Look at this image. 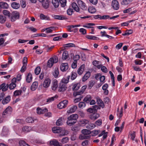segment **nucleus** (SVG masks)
<instances>
[{
	"instance_id": "37998d69",
	"label": "nucleus",
	"mask_w": 146,
	"mask_h": 146,
	"mask_svg": "<svg viewBox=\"0 0 146 146\" xmlns=\"http://www.w3.org/2000/svg\"><path fill=\"white\" fill-rule=\"evenodd\" d=\"M96 127V125L93 123H90L87 125L86 128L90 129H92Z\"/></svg>"
},
{
	"instance_id": "338daca9",
	"label": "nucleus",
	"mask_w": 146,
	"mask_h": 146,
	"mask_svg": "<svg viewBox=\"0 0 146 146\" xmlns=\"http://www.w3.org/2000/svg\"><path fill=\"white\" fill-rule=\"evenodd\" d=\"M96 109L94 108H89L87 110V111L88 112H90L91 113H93L94 112H96Z\"/></svg>"
},
{
	"instance_id": "412c9836",
	"label": "nucleus",
	"mask_w": 146,
	"mask_h": 146,
	"mask_svg": "<svg viewBox=\"0 0 146 146\" xmlns=\"http://www.w3.org/2000/svg\"><path fill=\"white\" fill-rule=\"evenodd\" d=\"M62 128L60 127H54L52 128V132L54 133H60Z\"/></svg>"
},
{
	"instance_id": "20e7f679",
	"label": "nucleus",
	"mask_w": 146,
	"mask_h": 146,
	"mask_svg": "<svg viewBox=\"0 0 146 146\" xmlns=\"http://www.w3.org/2000/svg\"><path fill=\"white\" fill-rule=\"evenodd\" d=\"M68 103V102L67 100H63L60 102L58 105V107L60 109H61L65 108Z\"/></svg>"
},
{
	"instance_id": "f3484780",
	"label": "nucleus",
	"mask_w": 146,
	"mask_h": 146,
	"mask_svg": "<svg viewBox=\"0 0 146 146\" xmlns=\"http://www.w3.org/2000/svg\"><path fill=\"white\" fill-rule=\"evenodd\" d=\"M36 110L37 113L39 114L44 113L47 111L46 108H38Z\"/></svg>"
},
{
	"instance_id": "c85d7f7f",
	"label": "nucleus",
	"mask_w": 146,
	"mask_h": 146,
	"mask_svg": "<svg viewBox=\"0 0 146 146\" xmlns=\"http://www.w3.org/2000/svg\"><path fill=\"white\" fill-rule=\"evenodd\" d=\"M70 77V76L68 75L67 76V77L63 78L62 79L60 83H64V84H65L68 83L69 82Z\"/></svg>"
},
{
	"instance_id": "c9c22d12",
	"label": "nucleus",
	"mask_w": 146,
	"mask_h": 146,
	"mask_svg": "<svg viewBox=\"0 0 146 146\" xmlns=\"http://www.w3.org/2000/svg\"><path fill=\"white\" fill-rule=\"evenodd\" d=\"M43 7L45 9L48 8L49 6V3L48 1L46 0L42 3Z\"/></svg>"
},
{
	"instance_id": "bf43d9fd",
	"label": "nucleus",
	"mask_w": 146,
	"mask_h": 146,
	"mask_svg": "<svg viewBox=\"0 0 146 146\" xmlns=\"http://www.w3.org/2000/svg\"><path fill=\"white\" fill-rule=\"evenodd\" d=\"M80 129V127L75 126L72 127L71 129L72 130L75 132H76L79 131Z\"/></svg>"
},
{
	"instance_id": "cd10ccee",
	"label": "nucleus",
	"mask_w": 146,
	"mask_h": 146,
	"mask_svg": "<svg viewBox=\"0 0 146 146\" xmlns=\"http://www.w3.org/2000/svg\"><path fill=\"white\" fill-rule=\"evenodd\" d=\"M80 87V84L79 83L73 84L72 89L73 91L78 90Z\"/></svg>"
},
{
	"instance_id": "a211bd4d",
	"label": "nucleus",
	"mask_w": 146,
	"mask_h": 146,
	"mask_svg": "<svg viewBox=\"0 0 146 146\" xmlns=\"http://www.w3.org/2000/svg\"><path fill=\"white\" fill-rule=\"evenodd\" d=\"M58 82L56 80H54L53 81L51 87L52 89L53 90H55L58 87Z\"/></svg>"
},
{
	"instance_id": "13d9d810",
	"label": "nucleus",
	"mask_w": 146,
	"mask_h": 146,
	"mask_svg": "<svg viewBox=\"0 0 146 146\" xmlns=\"http://www.w3.org/2000/svg\"><path fill=\"white\" fill-rule=\"evenodd\" d=\"M78 106L79 108L82 109L85 107L86 104L84 102H80L79 103Z\"/></svg>"
},
{
	"instance_id": "4c0bfd02",
	"label": "nucleus",
	"mask_w": 146,
	"mask_h": 146,
	"mask_svg": "<svg viewBox=\"0 0 146 146\" xmlns=\"http://www.w3.org/2000/svg\"><path fill=\"white\" fill-rule=\"evenodd\" d=\"M32 79V75L31 73H29L27 77L26 80L27 82L30 83Z\"/></svg>"
},
{
	"instance_id": "49530a36",
	"label": "nucleus",
	"mask_w": 146,
	"mask_h": 146,
	"mask_svg": "<svg viewBox=\"0 0 146 146\" xmlns=\"http://www.w3.org/2000/svg\"><path fill=\"white\" fill-rule=\"evenodd\" d=\"M77 76V74L75 72H72L71 76V79L73 80L76 79Z\"/></svg>"
},
{
	"instance_id": "a878e982",
	"label": "nucleus",
	"mask_w": 146,
	"mask_h": 146,
	"mask_svg": "<svg viewBox=\"0 0 146 146\" xmlns=\"http://www.w3.org/2000/svg\"><path fill=\"white\" fill-rule=\"evenodd\" d=\"M72 7L77 12L79 11L80 9L76 3H73L72 4Z\"/></svg>"
},
{
	"instance_id": "4d7b16f0",
	"label": "nucleus",
	"mask_w": 146,
	"mask_h": 146,
	"mask_svg": "<svg viewBox=\"0 0 146 146\" xmlns=\"http://www.w3.org/2000/svg\"><path fill=\"white\" fill-rule=\"evenodd\" d=\"M59 1L62 7H64L66 6V0H59Z\"/></svg>"
},
{
	"instance_id": "1a4fd4ad",
	"label": "nucleus",
	"mask_w": 146,
	"mask_h": 146,
	"mask_svg": "<svg viewBox=\"0 0 146 146\" xmlns=\"http://www.w3.org/2000/svg\"><path fill=\"white\" fill-rule=\"evenodd\" d=\"M78 3L80 7L83 10H86L87 9L86 7L85 4L82 1L78 0Z\"/></svg>"
},
{
	"instance_id": "69168bd1",
	"label": "nucleus",
	"mask_w": 146,
	"mask_h": 146,
	"mask_svg": "<svg viewBox=\"0 0 146 146\" xmlns=\"http://www.w3.org/2000/svg\"><path fill=\"white\" fill-rule=\"evenodd\" d=\"M40 71V67H37L35 70V73L36 75L38 74Z\"/></svg>"
},
{
	"instance_id": "473e14b6",
	"label": "nucleus",
	"mask_w": 146,
	"mask_h": 146,
	"mask_svg": "<svg viewBox=\"0 0 146 146\" xmlns=\"http://www.w3.org/2000/svg\"><path fill=\"white\" fill-rule=\"evenodd\" d=\"M86 37L89 39L93 40H98L99 38L95 36L88 35L86 36Z\"/></svg>"
},
{
	"instance_id": "f03ea898",
	"label": "nucleus",
	"mask_w": 146,
	"mask_h": 146,
	"mask_svg": "<svg viewBox=\"0 0 146 146\" xmlns=\"http://www.w3.org/2000/svg\"><path fill=\"white\" fill-rule=\"evenodd\" d=\"M12 110L11 107L9 106L3 112L2 114L3 117L5 118L7 117L11 114Z\"/></svg>"
},
{
	"instance_id": "393cba45",
	"label": "nucleus",
	"mask_w": 146,
	"mask_h": 146,
	"mask_svg": "<svg viewBox=\"0 0 146 146\" xmlns=\"http://www.w3.org/2000/svg\"><path fill=\"white\" fill-rule=\"evenodd\" d=\"M96 101L98 104L101 107L103 108L104 107V105L103 102L99 97L96 98Z\"/></svg>"
},
{
	"instance_id": "de8ad7c7",
	"label": "nucleus",
	"mask_w": 146,
	"mask_h": 146,
	"mask_svg": "<svg viewBox=\"0 0 146 146\" xmlns=\"http://www.w3.org/2000/svg\"><path fill=\"white\" fill-rule=\"evenodd\" d=\"M95 25V24L93 23H87L83 26V27L87 28H92L91 26H93Z\"/></svg>"
},
{
	"instance_id": "7c9ffc66",
	"label": "nucleus",
	"mask_w": 146,
	"mask_h": 146,
	"mask_svg": "<svg viewBox=\"0 0 146 146\" xmlns=\"http://www.w3.org/2000/svg\"><path fill=\"white\" fill-rule=\"evenodd\" d=\"M22 130L23 132H28L32 130V128L31 127L25 126L22 128Z\"/></svg>"
},
{
	"instance_id": "c03bdc74",
	"label": "nucleus",
	"mask_w": 146,
	"mask_h": 146,
	"mask_svg": "<svg viewBox=\"0 0 146 146\" xmlns=\"http://www.w3.org/2000/svg\"><path fill=\"white\" fill-rule=\"evenodd\" d=\"M52 3L54 6L56 8L59 5L58 0H52Z\"/></svg>"
},
{
	"instance_id": "a18cd8bd",
	"label": "nucleus",
	"mask_w": 146,
	"mask_h": 146,
	"mask_svg": "<svg viewBox=\"0 0 146 146\" xmlns=\"http://www.w3.org/2000/svg\"><path fill=\"white\" fill-rule=\"evenodd\" d=\"M6 17L2 15H0V23H4L6 21Z\"/></svg>"
},
{
	"instance_id": "e433bc0d",
	"label": "nucleus",
	"mask_w": 146,
	"mask_h": 146,
	"mask_svg": "<svg viewBox=\"0 0 146 146\" xmlns=\"http://www.w3.org/2000/svg\"><path fill=\"white\" fill-rule=\"evenodd\" d=\"M80 25H72L70 26H68L67 27V29L68 31L71 32L72 31V29L76 27H80Z\"/></svg>"
},
{
	"instance_id": "72a5a7b5",
	"label": "nucleus",
	"mask_w": 146,
	"mask_h": 146,
	"mask_svg": "<svg viewBox=\"0 0 146 146\" xmlns=\"http://www.w3.org/2000/svg\"><path fill=\"white\" fill-rule=\"evenodd\" d=\"M92 98L91 96L90 95H88L84 98L83 101L86 103H88L91 100Z\"/></svg>"
},
{
	"instance_id": "9d476101",
	"label": "nucleus",
	"mask_w": 146,
	"mask_h": 146,
	"mask_svg": "<svg viewBox=\"0 0 146 146\" xmlns=\"http://www.w3.org/2000/svg\"><path fill=\"white\" fill-rule=\"evenodd\" d=\"M50 145H53L54 146H62L57 140L55 139H53L50 141Z\"/></svg>"
},
{
	"instance_id": "6ab92c4d",
	"label": "nucleus",
	"mask_w": 146,
	"mask_h": 146,
	"mask_svg": "<svg viewBox=\"0 0 146 146\" xmlns=\"http://www.w3.org/2000/svg\"><path fill=\"white\" fill-rule=\"evenodd\" d=\"M11 100V97L9 96H8L5 98H4L2 101V103L3 104H7Z\"/></svg>"
},
{
	"instance_id": "774afa93",
	"label": "nucleus",
	"mask_w": 146,
	"mask_h": 146,
	"mask_svg": "<svg viewBox=\"0 0 146 146\" xmlns=\"http://www.w3.org/2000/svg\"><path fill=\"white\" fill-rule=\"evenodd\" d=\"M69 139L67 137H65L62 139L61 142L63 144L66 143L68 141Z\"/></svg>"
},
{
	"instance_id": "4468645a",
	"label": "nucleus",
	"mask_w": 146,
	"mask_h": 146,
	"mask_svg": "<svg viewBox=\"0 0 146 146\" xmlns=\"http://www.w3.org/2000/svg\"><path fill=\"white\" fill-rule=\"evenodd\" d=\"M100 116V114L98 113H94L90 115V118L93 120H95L98 118Z\"/></svg>"
},
{
	"instance_id": "c756f323",
	"label": "nucleus",
	"mask_w": 146,
	"mask_h": 146,
	"mask_svg": "<svg viewBox=\"0 0 146 146\" xmlns=\"http://www.w3.org/2000/svg\"><path fill=\"white\" fill-rule=\"evenodd\" d=\"M67 119L68 120L66 122V124L68 125L71 126L76 123L75 122H74L68 117Z\"/></svg>"
},
{
	"instance_id": "dca6fc26",
	"label": "nucleus",
	"mask_w": 146,
	"mask_h": 146,
	"mask_svg": "<svg viewBox=\"0 0 146 146\" xmlns=\"http://www.w3.org/2000/svg\"><path fill=\"white\" fill-rule=\"evenodd\" d=\"M81 132L82 134L86 136H89V138L90 137V134L91 132L90 131L87 129H83L82 130Z\"/></svg>"
},
{
	"instance_id": "f704fd0d",
	"label": "nucleus",
	"mask_w": 146,
	"mask_h": 146,
	"mask_svg": "<svg viewBox=\"0 0 146 146\" xmlns=\"http://www.w3.org/2000/svg\"><path fill=\"white\" fill-rule=\"evenodd\" d=\"M0 5L1 8H2L3 9H7L8 7V5L5 2H0Z\"/></svg>"
},
{
	"instance_id": "f8f14e48",
	"label": "nucleus",
	"mask_w": 146,
	"mask_h": 146,
	"mask_svg": "<svg viewBox=\"0 0 146 146\" xmlns=\"http://www.w3.org/2000/svg\"><path fill=\"white\" fill-rule=\"evenodd\" d=\"M89 122L88 120L86 119H83L78 121V125L80 126H84L88 124Z\"/></svg>"
},
{
	"instance_id": "e2e57ef3",
	"label": "nucleus",
	"mask_w": 146,
	"mask_h": 146,
	"mask_svg": "<svg viewBox=\"0 0 146 146\" xmlns=\"http://www.w3.org/2000/svg\"><path fill=\"white\" fill-rule=\"evenodd\" d=\"M89 138V136H86L83 135H80L79 136V139H80L83 140L85 139H88Z\"/></svg>"
},
{
	"instance_id": "6e6d98bb",
	"label": "nucleus",
	"mask_w": 146,
	"mask_h": 146,
	"mask_svg": "<svg viewBox=\"0 0 146 146\" xmlns=\"http://www.w3.org/2000/svg\"><path fill=\"white\" fill-rule=\"evenodd\" d=\"M22 91L21 90H16L14 92V95L15 96H18L20 95Z\"/></svg>"
},
{
	"instance_id": "aec40b11",
	"label": "nucleus",
	"mask_w": 146,
	"mask_h": 146,
	"mask_svg": "<svg viewBox=\"0 0 146 146\" xmlns=\"http://www.w3.org/2000/svg\"><path fill=\"white\" fill-rule=\"evenodd\" d=\"M38 83L37 82H34L32 84L31 87V89L32 91L35 90L38 86Z\"/></svg>"
},
{
	"instance_id": "ea45409f",
	"label": "nucleus",
	"mask_w": 146,
	"mask_h": 146,
	"mask_svg": "<svg viewBox=\"0 0 146 146\" xmlns=\"http://www.w3.org/2000/svg\"><path fill=\"white\" fill-rule=\"evenodd\" d=\"M88 11L91 13H95L96 11L95 8L93 6L90 7L88 9Z\"/></svg>"
},
{
	"instance_id": "ddd939ff",
	"label": "nucleus",
	"mask_w": 146,
	"mask_h": 146,
	"mask_svg": "<svg viewBox=\"0 0 146 146\" xmlns=\"http://www.w3.org/2000/svg\"><path fill=\"white\" fill-rule=\"evenodd\" d=\"M68 117L76 123L78 117V115L76 114H73Z\"/></svg>"
},
{
	"instance_id": "6e6552de",
	"label": "nucleus",
	"mask_w": 146,
	"mask_h": 146,
	"mask_svg": "<svg viewBox=\"0 0 146 146\" xmlns=\"http://www.w3.org/2000/svg\"><path fill=\"white\" fill-rule=\"evenodd\" d=\"M111 6L115 10H118L119 7V5L118 2L116 0H113L111 3Z\"/></svg>"
},
{
	"instance_id": "0e129e2a",
	"label": "nucleus",
	"mask_w": 146,
	"mask_h": 146,
	"mask_svg": "<svg viewBox=\"0 0 146 146\" xmlns=\"http://www.w3.org/2000/svg\"><path fill=\"white\" fill-rule=\"evenodd\" d=\"M16 86V84L15 83L11 82L9 85V88L11 90L13 89Z\"/></svg>"
},
{
	"instance_id": "f257e3e1",
	"label": "nucleus",
	"mask_w": 146,
	"mask_h": 146,
	"mask_svg": "<svg viewBox=\"0 0 146 146\" xmlns=\"http://www.w3.org/2000/svg\"><path fill=\"white\" fill-rule=\"evenodd\" d=\"M58 57L56 56H54L50 58L48 61L47 66L50 68L52 66L54 63H56L58 62Z\"/></svg>"
},
{
	"instance_id": "603ef678",
	"label": "nucleus",
	"mask_w": 146,
	"mask_h": 146,
	"mask_svg": "<svg viewBox=\"0 0 146 146\" xmlns=\"http://www.w3.org/2000/svg\"><path fill=\"white\" fill-rule=\"evenodd\" d=\"M19 146H30L27 144L25 141L21 140L19 142Z\"/></svg>"
},
{
	"instance_id": "7ed1b4c3",
	"label": "nucleus",
	"mask_w": 146,
	"mask_h": 146,
	"mask_svg": "<svg viewBox=\"0 0 146 146\" xmlns=\"http://www.w3.org/2000/svg\"><path fill=\"white\" fill-rule=\"evenodd\" d=\"M67 88L66 84L63 83H60L58 88V91L60 92H63L66 90Z\"/></svg>"
},
{
	"instance_id": "8fccbe9b",
	"label": "nucleus",
	"mask_w": 146,
	"mask_h": 146,
	"mask_svg": "<svg viewBox=\"0 0 146 146\" xmlns=\"http://www.w3.org/2000/svg\"><path fill=\"white\" fill-rule=\"evenodd\" d=\"M59 74L58 69V68H55L54 71L53 73V76L55 78L57 77Z\"/></svg>"
},
{
	"instance_id": "58836bf2",
	"label": "nucleus",
	"mask_w": 146,
	"mask_h": 146,
	"mask_svg": "<svg viewBox=\"0 0 146 146\" xmlns=\"http://www.w3.org/2000/svg\"><path fill=\"white\" fill-rule=\"evenodd\" d=\"M132 0H123L121 2L122 5H127L130 4Z\"/></svg>"
},
{
	"instance_id": "864d4df0",
	"label": "nucleus",
	"mask_w": 146,
	"mask_h": 146,
	"mask_svg": "<svg viewBox=\"0 0 146 146\" xmlns=\"http://www.w3.org/2000/svg\"><path fill=\"white\" fill-rule=\"evenodd\" d=\"M40 18L41 19H44V20H50L49 18L46 15H45L44 14H41L40 15Z\"/></svg>"
},
{
	"instance_id": "423d86ee",
	"label": "nucleus",
	"mask_w": 146,
	"mask_h": 146,
	"mask_svg": "<svg viewBox=\"0 0 146 146\" xmlns=\"http://www.w3.org/2000/svg\"><path fill=\"white\" fill-rule=\"evenodd\" d=\"M9 130L8 127L6 126L3 127L1 135L2 136H5L7 135L9 133Z\"/></svg>"
},
{
	"instance_id": "5fc2aeb1",
	"label": "nucleus",
	"mask_w": 146,
	"mask_h": 146,
	"mask_svg": "<svg viewBox=\"0 0 146 146\" xmlns=\"http://www.w3.org/2000/svg\"><path fill=\"white\" fill-rule=\"evenodd\" d=\"M36 119H34L32 117H27L26 119V121L28 123H32Z\"/></svg>"
},
{
	"instance_id": "5701e85b",
	"label": "nucleus",
	"mask_w": 146,
	"mask_h": 146,
	"mask_svg": "<svg viewBox=\"0 0 146 146\" xmlns=\"http://www.w3.org/2000/svg\"><path fill=\"white\" fill-rule=\"evenodd\" d=\"M85 65L84 64L82 65L78 69L77 72L79 75L82 74L84 71Z\"/></svg>"
},
{
	"instance_id": "680f3d73",
	"label": "nucleus",
	"mask_w": 146,
	"mask_h": 146,
	"mask_svg": "<svg viewBox=\"0 0 146 146\" xmlns=\"http://www.w3.org/2000/svg\"><path fill=\"white\" fill-rule=\"evenodd\" d=\"M63 119L61 117L58 119L56 122V125L58 126L61 125L62 123V120Z\"/></svg>"
},
{
	"instance_id": "79ce46f5",
	"label": "nucleus",
	"mask_w": 146,
	"mask_h": 146,
	"mask_svg": "<svg viewBox=\"0 0 146 146\" xmlns=\"http://www.w3.org/2000/svg\"><path fill=\"white\" fill-rule=\"evenodd\" d=\"M61 132H60V135L61 136H64L67 135L68 134V131L62 128L61 129Z\"/></svg>"
},
{
	"instance_id": "2f4dec72",
	"label": "nucleus",
	"mask_w": 146,
	"mask_h": 146,
	"mask_svg": "<svg viewBox=\"0 0 146 146\" xmlns=\"http://www.w3.org/2000/svg\"><path fill=\"white\" fill-rule=\"evenodd\" d=\"M11 6L13 8L17 9L20 7V5L17 3L13 2L11 4Z\"/></svg>"
},
{
	"instance_id": "9b49d317",
	"label": "nucleus",
	"mask_w": 146,
	"mask_h": 146,
	"mask_svg": "<svg viewBox=\"0 0 146 146\" xmlns=\"http://www.w3.org/2000/svg\"><path fill=\"white\" fill-rule=\"evenodd\" d=\"M19 13L18 12H14L11 18V21L13 22L19 18Z\"/></svg>"
},
{
	"instance_id": "b1692460",
	"label": "nucleus",
	"mask_w": 146,
	"mask_h": 146,
	"mask_svg": "<svg viewBox=\"0 0 146 146\" xmlns=\"http://www.w3.org/2000/svg\"><path fill=\"white\" fill-rule=\"evenodd\" d=\"M8 86L7 84H6L4 83L0 85V90L2 89L3 91H6L8 88Z\"/></svg>"
},
{
	"instance_id": "a19ab883",
	"label": "nucleus",
	"mask_w": 146,
	"mask_h": 146,
	"mask_svg": "<svg viewBox=\"0 0 146 146\" xmlns=\"http://www.w3.org/2000/svg\"><path fill=\"white\" fill-rule=\"evenodd\" d=\"M68 51H64L62 54V58L63 60H65L68 57Z\"/></svg>"
},
{
	"instance_id": "09e8293b",
	"label": "nucleus",
	"mask_w": 146,
	"mask_h": 146,
	"mask_svg": "<svg viewBox=\"0 0 146 146\" xmlns=\"http://www.w3.org/2000/svg\"><path fill=\"white\" fill-rule=\"evenodd\" d=\"M54 18L56 19L62 20L64 19L65 17L61 15H54Z\"/></svg>"
},
{
	"instance_id": "bb28decb",
	"label": "nucleus",
	"mask_w": 146,
	"mask_h": 146,
	"mask_svg": "<svg viewBox=\"0 0 146 146\" xmlns=\"http://www.w3.org/2000/svg\"><path fill=\"white\" fill-rule=\"evenodd\" d=\"M90 72H87L82 78V81L84 82L86 81L90 77Z\"/></svg>"
},
{
	"instance_id": "3c124183",
	"label": "nucleus",
	"mask_w": 146,
	"mask_h": 146,
	"mask_svg": "<svg viewBox=\"0 0 146 146\" xmlns=\"http://www.w3.org/2000/svg\"><path fill=\"white\" fill-rule=\"evenodd\" d=\"M123 108H121L120 111H119V108L117 109V115L119 117H121L123 115Z\"/></svg>"
},
{
	"instance_id": "0eeeda50",
	"label": "nucleus",
	"mask_w": 146,
	"mask_h": 146,
	"mask_svg": "<svg viewBox=\"0 0 146 146\" xmlns=\"http://www.w3.org/2000/svg\"><path fill=\"white\" fill-rule=\"evenodd\" d=\"M60 70L64 72L67 70L68 68V65L67 63H62L60 66Z\"/></svg>"
},
{
	"instance_id": "4be33fe9",
	"label": "nucleus",
	"mask_w": 146,
	"mask_h": 146,
	"mask_svg": "<svg viewBox=\"0 0 146 146\" xmlns=\"http://www.w3.org/2000/svg\"><path fill=\"white\" fill-rule=\"evenodd\" d=\"M93 64L94 66L97 67L98 69L100 68L102 66L100 62L96 60L94 61L93 62Z\"/></svg>"
},
{
	"instance_id": "39448f33",
	"label": "nucleus",
	"mask_w": 146,
	"mask_h": 146,
	"mask_svg": "<svg viewBox=\"0 0 146 146\" xmlns=\"http://www.w3.org/2000/svg\"><path fill=\"white\" fill-rule=\"evenodd\" d=\"M51 82V80L50 78H46L43 84V87L45 88H48L50 85Z\"/></svg>"
},
{
	"instance_id": "2eb2a0df",
	"label": "nucleus",
	"mask_w": 146,
	"mask_h": 146,
	"mask_svg": "<svg viewBox=\"0 0 146 146\" xmlns=\"http://www.w3.org/2000/svg\"><path fill=\"white\" fill-rule=\"evenodd\" d=\"M77 107L76 106L74 105L71 107L67 111L68 113H71L74 112L77 109Z\"/></svg>"
},
{
	"instance_id": "052dcab7",
	"label": "nucleus",
	"mask_w": 146,
	"mask_h": 146,
	"mask_svg": "<svg viewBox=\"0 0 146 146\" xmlns=\"http://www.w3.org/2000/svg\"><path fill=\"white\" fill-rule=\"evenodd\" d=\"M75 46V45L73 43H68L67 44H65L64 45V47L65 48L67 47H74Z\"/></svg>"
}]
</instances>
